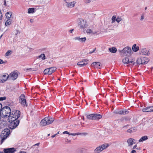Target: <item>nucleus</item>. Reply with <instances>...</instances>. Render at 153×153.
Here are the masks:
<instances>
[{"instance_id": "0eeeda50", "label": "nucleus", "mask_w": 153, "mask_h": 153, "mask_svg": "<svg viewBox=\"0 0 153 153\" xmlns=\"http://www.w3.org/2000/svg\"><path fill=\"white\" fill-rule=\"evenodd\" d=\"M56 69L55 67H53L45 69L44 71L43 72L45 74L50 75L53 73Z\"/></svg>"}, {"instance_id": "4d7b16f0", "label": "nucleus", "mask_w": 153, "mask_h": 153, "mask_svg": "<svg viewBox=\"0 0 153 153\" xmlns=\"http://www.w3.org/2000/svg\"><path fill=\"white\" fill-rule=\"evenodd\" d=\"M39 145V143H37L34 145V146H36V145Z\"/></svg>"}, {"instance_id": "5fc2aeb1", "label": "nucleus", "mask_w": 153, "mask_h": 153, "mask_svg": "<svg viewBox=\"0 0 153 153\" xmlns=\"http://www.w3.org/2000/svg\"><path fill=\"white\" fill-rule=\"evenodd\" d=\"M73 29H72V30H70L69 31L71 33H72V31H73Z\"/></svg>"}, {"instance_id": "c9c22d12", "label": "nucleus", "mask_w": 153, "mask_h": 153, "mask_svg": "<svg viewBox=\"0 0 153 153\" xmlns=\"http://www.w3.org/2000/svg\"><path fill=\"white\" fill-rule=\"evenodd\" d=\"M122 114L124 115L126 114H127L128 113V111L126 110H122Z\"/></svg>"}, {"instance_id": "bb28decb", "label": "nucleus", "mask_w": 153, "mask_h": 153, "mask_svg": "<svg viewBox=\"0 0 153 153\" xmlns=\"http://www.w3.org/2000/svg\"><path fill=\"white\" fill-rule=\"evenodd\" d=\"M35 12V9L34 8H29L28 10V13H33Z\"/></svg>"}, {"instance_id": "2eb2a0df", "label": "nucleus", "mask_w": 153, "mask_h": 153, "mask_svg": "<svg viewBox=\"0 0 153 153\" xmlns=\"http://www.w3.org/2000/svg\"><path fill=\"white\" fill-rule=\"evenodd\" d=\"M91 66H93L94 68H97L100 69L102 66L100 62H93L91 64Z\"/></svg>"}, {"instance_id": "79ce46f5", "label": "nucleus", "mask_w": 153, "mask_h": 153, "mask_svg": "<svg viewBox=\"0 0 153 153\" xmlns=\"http://www.w3.org/2000/svg\"><path fill=\"white\" fill-rule=\"evenodd\" d=\"M20 33L19 31L17 30L15 33V34L16 35H17L18 34Z\"/></svg>"}, {"instance_id": "4468645a", "label": "nucleus", "mask_w": 153, "mask_h": 153, "mask_svg": "<svg viewBox=\"0 0 153 153\" xmlns=\"http://www.w3.org/2000/svg\"><path fill=\"white\" fill-rule=\"evenodd\" d=\"M16 150L13 148L4 149V152L5 153H14Z\"/></svg>"}, {"instance_id": "5701e85b", "label": "nucleus", "mask_w": 153, "mask_h": 153, "mask_svg": "<svg viewBox=\"0 0 153 153\" xmlns=\"http://www.w3.org/2000/svg\"><path fill=\"white\" fill-rule=\"evenodd\" d=\"M102 151L101 148L100 146H99L98 147H97L94 151L95 153H99L100 152Z\"/></svg>"}, {"instance_id": "f03ea898", "label": "nucleus", "mask_w": 153, "mask_h": 153, "mask_svg": "<svg viewBox=\"0 0 153 153\" xmlns=\"http://www.w3.org/2000/svg\"><path fill=\"white\" fill-rule=\"evenodd\" d=\"M11 112L10 108L8 106H5L2 108L0 112V115L2 117H8V118Z\"/></svg>"}, {"instance_id": "8fccbe9b", "label": "nucleus", "mask_w": 153, "mask_h": 153, "mask_svg": "<svg viewBox=\"0 0 153 153\" xmlns=\"http://www.w3.org/2000/svg\"><path fill=\"white\" fill-rule=\"evenodd\" d=\"M4 5L5 6H7V4H6V0H4Z\"/></svg>"}, {"instance_id": "b1692460", "label": "nucleus", "mask_w": 153, "mask_h": 153, "mask_svg": "<svg viewBox=\"0 0 153 153\" xmlns=\"http://www.w3.org/2000/svg\"><path fill=\"white\" fill-rule=\"evenodd\" d=\"M86 32L87 33H88L90 34H94L97 33L96 31H94L90 29H87L86 30Z\"/></svg>"}, {"instance_id": "6e6552de", "label": "nucleus", "mask_w": 153, "mask_h": 153, "mask_svg": "<svg viewBox=\"0 0 153 153\" xmlns=\"http://www.w3.org/2000/svg\"><path fill=\"white\" fill-rule=\"evenodd\" d=\"M148 62V60L146 58L141 57L137 59L136 62L139 64H146Z\"/></svg>"}, {"instance_id": "c03bdc74", "label": "nucleus", "mask_w": 153, "mask_h": 153, "mask_svg": "<svg viewBox=\"0 0 153 153\" xmlns=\"http://www.w3.org/2000/svg\"><path fill=\"white\" fill-rule=\"evenodd\" d=\"M95 50H96V48H95L93 50V51H91L90 52H89V53L90 54H91V53H93L95 51Z\"/></svg>"}, {"instance_id": "6ab92c4d", "label": "nucleus", "mask_w": 153, "mask_h": 153, "mask_svg": "<svg viewBox=\"0 0 153 153\" xmlns=\"http://www.w3.org/2000/svg\"><path fill=\"white\" fill-rule=\"evenodd\" d=\"M111 20L112 23H114L115 21H116L118 23H119L121 20L122 19L120 17H117V18L116 19V17L115 16H113Z\"/></svg>"}, {"instance_id": "f704fd0d", "label": "nucleus", "mask_w": 153, "mask_h": 153, "mask_svg": "<svg viewBox=\"0 0 153 153\" xmlns=\"http://www.w3.org/2000/svg\"><path fill=\"white\" fill-rule=\"evenodd\" d=\"M12 53V51L11 50H9L6 53H5V56H8L10 55Z\"/></svg>"}, {"instance_id": "20e7f679", "label": "nucleus", "mask_w": 153, "mask_h": 153, "mask_svg": "<svg viewBox=\"0 0 153 153\" xmlns=\"http://www.w3.org/2000/svg\"><path fill=\"white\" fill-rule=\"evenodd\" d=\"M10 130L7 128L5 129L2 131L1 134V143H2L4 140L7 137L10 133Z\"/></svg>"}, {"instance_id": "864d4df0", "label": "nucleus", "mask_w": 153, "mask_h": 153, "mask_svg": "<svg viewBox=\"0 0 153 153\" xmlns=\"http://www.w3.org/2000/svg\"><path fill=\"white\" fill-rule=\"evenodd\" d=\"M19 153H26L24 151H21V152H20Z\"/></svg>"}, {"instance_id": "de8ad7c7", "label": "nucleus", "mask_w": 153, "mask_h": 153, "mask_svg": "<svg viewBox=\"0 0 153 153\" xmlns=\"http://www.w3.org/2000/svg\"><path fill=\"white\" fill-rule=\"evenodd\" d=\"M144 19V16L143 15H142L141 16V19H140V20H143Z\"/></svg>"}, {"instance_id": "680f3d73", "label": "nucleus", "mask_w": 153, "mask_h": 153, "mask_svg": "<svg viewBox=\"0 0 153 153\" xmlns=\"http://www.w3.org/2000/svg\"><path fill=\"white\" fill-rule=\"evenodd\" d=\"M59 134V131H58V132H57V133L56 134Z\"/></svg>"}, {"instance_id": "f257e3e1", "label": "nucleus", "mask_w": 153, "mask_h": 153, "mask_svg": "<svg viewBox=\"0 0 153 153\" xmlns=\"http://www.w3.org/2000/svg\"><path fill=\"white\" fill-rule=\"evenodd\" d=\"M20 112L18 110H15L10 113L8 119V121L10 123L9 128L11 129L16 128L19 124V121L18 118L20 116Z\"/></svg>"}, {"instance_id": "f8f14e48", "label": "nucleus", "mask_w": 153, "mask_h": 153, "mask_svg": "<svg viewBox=\"0 0 153 153\" xmlns=\"http://www.w3.org/2000/svg\"><path fill=\"white\" fill-rule=\"evenodd\" d=\"M74 40L77 41L79 42H85L86 40V37L80 38V36H76L74 38Z\"/></svg>"}, {"instance_id": "7ed1b4c3", "label": "nucleus", "mask_w": 153, "mask_h": 153, "mask_svg": "<svg viewBox=\"0 0 153 153\" xmlns=\"http://www.w3.org/2000/svg\"><path fill=\"white\" fill-rule=\"evenodd\" d=\"M53 121L54 119L53 118L49 117H45L41 121L40 124L42 126H45L51 123Z\"/></svg>"}, {"instance_id": "09e8293b", "label": "nucleus", "mask_w": 153, "mask_h": 153, "mask_svg": "<svg viewBox=\"0 0 153 153\" xmlns=\"http://www.w3.org/2000/svg\"><path fill=\"white\" fill-rule=\"evenodd\" d=\"M131 153H136V152L135 150H132L131 152Z\"/></svg>"}, {"instance_id": "1a4fd4ad", "label": "nucleus", "mask_w": 153, "mask_h": 153, "mask_svg": "<svg viewBox=\"0 0 153 153\" xmlns=\"http://www.w3.org/2000/svg\"><path fill=\"white\" fill-rule=\"evenodd\" d=\"M9 78V76L7 74L0 75V82L4 83L7 81Z\"/></svg>"}, {"instance_id": "72a5a7b5", "label": "nucleus", "mask_w": 153, "mask_h": 153, "mask_svg": "<svg viewBox=\"0 0 153 153\" xmlns=\"http://www.w3.org/2000/svg\"><path fill=\"white\" fill-rule=\"evenodd\" d=\"M11 24V21L9 19H7L6 22H5V25L6 26H8L10 25Z\"/></svg>"}, {"instance_id": "603ef678", "label": "nucleus", "mask_w": 153, "mask_h": 153, "mask_svg": "<svg viewBox=\"0 0 153 153\" xmlns=\"http://www.w3.org/2000/svg\"><path fill=\"white\" fill-rule=\"evenodd\" d=\"M33 19H30V22L31 23H33Z\"/></svg>"}, {"instance_id": "a18cd8bd", "label": "nucleus", "mask_w": 153, "mask_h": 153, "mask_svg": "<svg viewBox=\"0 0 153 153\" xmlns=\"http://www.w3.org/2000/svg\"><path fill=\"white\" fill-rule=\"evenodd\" d=\"M137 145H135L134 147H133V149H138L137 148Z\"/></svg>"}, {"instance_id": "39448f33", "label": "nucleus", "mask_w": 153, "mask_h": 153, "mask_svg": "<svg viewBox=\"0 0 153 153\" xmlns=\"http://www.w3.org/2000/svg\"><path fill=\"white\" fill-rule=\"evenodd\" d=\"M88 25L87 22L82 19H80L79 20L78 22V26L80 29L85 30V29L87 27Z\"/></svg>"}, {"instance_id": "052dcab7", "label": "nucleus", "mask_w": 153, "mask_h": 153, "mask_svg": "<svg viewBox=\"0 0 153 153\" xmlns=\"http://www.w3.org/2000/svg\"><path fill=\"white\" fill-rule=\"evenodd\" d=\"M0 153H3V152H0Z\"/></svg>"}, {"instance_id": "9d476101", "label": "nucleus", "mask_w": 153, "mask_h": 153, "mask_svg": "<svg viewBox=\"0 0 153 153\" xmlns=\"http://www.w3.org/2000/svg\"><path fill=\"white\" fill-rule=\"evenodd\" d=\"M19 102L24 106H27L25 97L24 94H22L20 97Z\"/></svg>"}, {"instance_id": "ddd939ff", "label": "nucleus", "mask_w": 153, "mask_h": 153, "mask_svg": "<svg viewBox=\"0 0 153 153\" xmlns=\"http://www.w3.org/2000/svg\"><path fill=\"white\" fill-rule=\"evenodd\" d=\"M66 3V6L67 7L69 8H72L74 7L76 2L75 1H73L71 2H67L66 1H65Z\"/></svg>"}, {"instance_id": "49530a36", "label": "nucleus", "mask_w": 153, "mask_h": 153, "mask_svg": "<svg viewBox=\"0 0 153 153\" xmlns=\"http://www.w3.org/2000/svg\"><path fill=\"white\" fill-rule=\"evenodd\" d=\"M128 126V125H126L124 126L123 127V128L124 129H126V128H127V126Z\"/></svg>"}, {"instance_id": "9b49d317", "label": "nucleus", "mask_w": 153, "mask_h": 153, "mask_svg": "<svg viewBox=\"0 0 153 153\" xmlns=\"http://www.w3.org/2000/svg\"><path fill=\"white\" fill-rule=\"evenodd\" d=\"M9 78L10 79L15 80L18 77V74L16 72H13L8 75Z\"/></svg>"}, {"instance_id": "e2e57ef3", "label": "nucleus", "mask_w": 153, "mask_h": 153, "mask_svg": "<svg viewBox=\"0 0 153 153\" xmlns=\"http://www.w3.org/2000/svg\"><path fill=\"white\" fill-rule=\"evenodd\" d=\"M49 135H50V134H48V136H49Z\"/></svg>"}, {"instance_id": "cd10ccee", "label": "nucleus", "mask_w": 153, "mask_h": 153, "mask_svg": "<svg viewBox=\"0 0 153 153\" xmlns=\"http://www.w3.org/2000/svg\"><path fill=\"white\" fill-rule=\"evenodd\" d=\"M12 12L10 11L7 12L5 14L6 16L7 19H9L12 15Z\"/></svg>"}, {"instance_id": "aec40b11", "label": "nucleus", "mask_w": 153, "mask_h": 153, "mask_svg": "<svg viewBox=\"0 0 153 153\" xmlns=\"http://www.w3.org/2000/svg\"><path fill=\"white\" fill-rule=\"evenodd\" d=\"M141 52L143 54L145 55L149 56L150 54L149 51L146 48H142L141 49Z\"/></svg>"}, {"instance_id": "37998d69", "label": "nucleus", "mask_w": 153, "mask_h": 153, "mask_svg": "<svg viewBox=\"0 0 153 153\" xmlns=\"http://www.w3.org/2000/svg\"><path fill=\"white\" fill-rule=\"evenodd\" d=\"M63 134H69V132H68V131H64L63 132Z\"/></svg>"}, {"instance_id": "a211bd4d", "label": "nucleus", "mask_w": 153, "mask_h": 153, "mask_svg": "<svg viewBox=\"0 0 153 153\" xmlns=\"http://www.w3.org/2000/svg\"><path fill=\"white\" fill-rule=\"evenodd\" d=\"M132 59L126 57L123 59V62L124 64H128L132 63Z\"/></svg>"}, {"instance_id": "393cba45", "label": "nucleus", "mask_w": 153, "mask_h": 153, "mask_svg": "<svg viewBox=\"0 0 153 153\" xmlns=\"http://www.w3.org/2000/svg\"><path fill=\"white\" fill-rule=\"evenodd\" d=\"M132 49L133 51L134 52L137 51L139 49V47L136 46V44H134L132 46Z\"/></svg>"}, {"instance_id": "a878e982", "label": "nucleus", "mask_w": 153, "mask_h": 153, "mask_svg": "<svg viewBox=\"0 0 153 153\" xmlns=\"http://www.w3.org/2000/svg\"><path fill=\"white\" fill-rule=\"evenodd\" d=\"M109 50L111 53H114L117 52V50L116 48L112 47L109 48Z\"/></svg>"}, {"instance_id": "412c9836", "label": "nucleus", "mask_w": 153, "mask_h": 153, "mask_svg": "<svg viewBox=\"0 0 153 153\" xmlns=\"http://www.w3.org/2000/svg\"><path fill=\"white\" fill-rule=\"evenodd\" d=\"M94 114V120H98L101 118L102 116L101 115L98 114Z\"/></svg>"}, {"instance_id": "473e14b6", "label": "nucleus", "mask_w": 153, "mask_h": 153, "mask_svg": "<svg viewBox=\"0 0 153 153\" xmlns=\"http://www.w3.org/2000/svg\"><path fill=\"white\" fill-rule=\"evenodd\" d=\"M39 58H41L42 60H44L45 59V56L44 54L42 53L40 54L38 56Z\"/></svg>"}, {"instance_id": "69168bd1", "label": "nucleus", "mask_w": 153, "mask_h": 153, "mask_svg": "<svg viewBox=\"0 0 153 153\" xmlns=\"http://www.w3.org/2000/svg\"><path fill=\"white\" fill-rule=\"evenodd\" d=\"M73 76H74V75L73 74H72V75Z\"/></svg>"}, {"instance_id": "6e6d98bb", "label": "nucleus", "mask_w": 153, "mask_h": 153, "mask_svg": "<svg viewBox=\"0 0 153 153\" xmlns=\"http://www.w3.org/2000/svg\"><path fill=\"white\" fill-rule=\"evenodd\" d=\"M83 134H84L85 135H86L87 134V133H84Z\"/></svg>"}, {"instance_id": "a19ab883", "label": "nucleus", "mask_w": 153, "mask_h": 153, "mask_svg": "<svg viewBox=\"0 0 153 153\" xmlns=\"http://www.w3.org/2000/svg\"><path fill=\"white\" fill-rule=\"evenodd\" d=\"M5 62H4L3 60L1 59H0V64L5 63Z\"/></svg>"}, {"instance_id": "ea45409f", "label": "nucleus", "mask_w": 153, "mask_h": 153, "mask_svg": "<svg viewBox=\"0 0 153 153\" xmlns=\"http://www.w3.org/2000/svg\"><path fill=\"white\" fill-rule=\"evenodd\" d=\"M78 134H77L76 133H69V135L74 136H75L76 135H78Z\"/></svg>"}, {"instance_id": "4c0bfd02", "label": "nucleus", "mask_w": 153, "mask_h": 153, "mask_svg": "<svg viewBox=\"0 0 153 153\" xmlns=\"http://www.w3.org/2000/svg\"><path fill=\"white\" fill-rule=\"evenodd\" d=\"M6 99V97H0V101L4 100Z\"/></svg>"}, {"instance_id": "774afa93", "label": "nucleus", "mask_w": 153, "mask_h": 153, "mask_svg": "<svg viewBox=\"0 0 153 153\" xmlns=\"http://www.w3.org/2000/svg\"><path fill=\"white\" fill-rule=\"evenodd\" d=\"M66 0H64V1H65Z\"/></svg>"}, {"instance_id": "bf43d9fd", "label": "nucleus", "mask_w": 153, "mask_h": 153, "mask_svg": "<svg viewBox=\"0 0 153 153\" xmlns=\"http://www.w3.org/2000/svg\"><path fill=\"white\" fill-rule=\"evenodd\" d=\"M82 119H83V120H84V117H83Z\"/></svg>"}, {"instance_id": "3c124183", "label": "nucleus", "mask_w": 153, "mask_h": 153, "mask_svg": "<svg viewBox=\"0 0 153 153\" xmlns=\"http://www.w3.org/2000/svg\"><path fill=\"white\" fill-rule=\"evenodd\" d=\"M56 134H54V135H52V138L54 137H55L56 136Z\"/></svg>"}, {"instance_id": "13d9d810", "label": "nucleus", "mask_w": 153, "mask_h": 153, "mask_svg": "<svg viewBox=\"0 0 153 153\" xmlns=\"http://www.w3.org/2000/svg\"><path fill=\"white\" fill-rule=\"evenodd\" d=\"M2 35H3L2 34V35H1V36H0V39H1V37H2Z\"/></svg>"}, {"instance_id": "58836bf2", "label": "nucleus", "mask_w": 153, "mask_h": 153, "mask_svg": "<svg viewBox=\"0 0 153 153\" xmlns=\"http://www.w3.org/2000/svg\"><path fill=\"white\" fill-rule=\"evenodd\" d=\"M121 111H122V110L117 111H116L115 112V113L117 114H122V113L121 112Z\"/></svg>"}, {"instance_id": "c756f323", "label": "nucleus", "mask_w": 153, "mask_h": 153, "mask_svg": "<svg viewBox=\"0 0 153 153\" xmlns=\"http://www.w3.org/2000/svg\"><path fill=\"white\" fill-rule=\"evenodd\" d=\"M148 139V137L146 136L142 137L139 140V142H143V141L146 140Z\"/></svg>"}, {"instance_id": "2f4dec72", "label": "nucleus", "mask_w": 153, "mask_h": 153, "mask_svg": "<svg viewBox=\"0 0 153 153\" xmlns=\"http://www.w3.org/2000/svg\"><path fill=\"white\" fill-rule=\"evenodd\" d=\"M87 118L89 120H94V114H91L87 116Z\"/></svg>"}, {"instance_id": "7c9ffc66", "label": "nucleus", "mask_w": 153, "mask_h": 153, "mask_svg": "<svg viewBox=\"0 0 153 153\" xmlns=\"http://www.w3.org/2000/svg\"><path fill=\"white\" fill-rule=\"evenodd\" d=\"M109 145H108V144H104L100 146L102 149L103 150L104 149H106V148L108 147L109 146Z\"/></svg>"}, {"instance_id": "0e129e2a", "label": "nucleus", "mask_w": 153, "mask_h": 153, "mask_svg": "<svg viewBox=\"0 0 153 153\" xmlns=\"http://www.w3.org/2000/svg\"><path fill=\"white\" fill-rule=\"evenodd\" d=\"M139 92V91L138 92H137V94H138Z\"/></svg>"}, {"instance_id": "4be33fe9", "label": "nucleus", "mask_w": 153, "mask_h": 153, "mask_svg": "<svg viewBox=\"0 0 153 153\" xmlns=\"http://www.w3.org/2000/svg\"><path fill=\"white\" fill-rule=\"evenodd\" d=\"M134 139L132 138H130L128 139L127 140V142L128 144V146H131L134 143H135L134 142Z\"/></svg>"}, {"instance_id": "e433bc0d", "label": "nucleus", "mask_w": 153, "mask_h": 153, "mask_svg": "<svg viewBox=\"0 0 153 153\" xmlns=\"http://www.w3.org/2000/svg\"><path fill=\"white\" fill-rule=\"evenodd\" d=\"M27 50H28V51L31 52L33 50V49L31 48L27 47Z\"/></svg>"}, {"instance_id": "f3484780", "label": "nucleus", "mask_w": 153, "mask_h": 153, "mask_svg": "<svg viewBox=\"0 0 153 153\" xmlns=\"http://www.w3.org/2000/svg\"><path fill=\"white\" fill-rule=\"evenodd\" d=\"M143 112H149L153 111V106L147 107L143 109Z\"/></svg>"}, {"instance_id": "c85d7f7f", "label": "nucleus", "mask_w": 153, "mask_h": 153, "mask_svg": "<svg viewBox=\"0 0 153 153\" xmlns=\"http://www.w3.org/2000/svg\"><path fill=\"white\" fill-rule=\"evenodd\" d=\"M136 128H131L127 130V132L130 133L134 132L136 131Z\"/></svg>"}, {"instance_id": "423d86ee", "label": "nucleus", "mask_w": 153, "mask_h": 153, "mask_svg": "<svg viewBox=\"0 0 153 153\" xmlns=\"http://www.w3.org/2000/svg\"><path fill=\"white\" fill-rule=\"evenodd\" d=\"M131 51V48L128 47H125L121 52V55L123 56L130 55Z\"/></svg>"}, {"instance_id": "dca6fc26", "label": "nucleus", "mask_w": 153, "mask_h": 153, "mask_svg": "<svg viewBox=\"0 0 153 153\" xmlns=\"http://www.w3.org/2000/svg\"><path fill=\"white\" fill-rule=\"evenodd\" d=\"M86 59L84 60H82L81 61L79 62L77 64L80 67H82L85 66L88 64Z\"/></svg>"}, {"instance_id": "338daca9", "label": "nucleus", "mask_w": 153, "mask_h": 153, "mask_svg": "<svg viewBox=\"0 0 153 153\" xmlns=\"http://www.w3.org/2000/svg\"><path fill=\"white\" fill-rule=\"evenodd\" d=\"M89 0H88V2H89Z\"/></svg>"}]
</instances>
